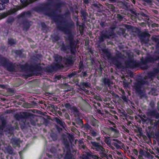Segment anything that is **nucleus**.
I'll return each mask as SVG.
<instances>
[{
    "label": "nucleus",
    "mask_w": 159,
    "mask_h": 159,
    "mask_svg": "<svg viewBox=\"0 0 159 159\" xmlns=\"http://www.w3.org/2000/svg\"><path fill=\"white\" fill-rule=\"evenodd\" d=\"M138 158L139 159H143V157L141 155L139 154V156H138Z\"/></svg>",
    "instance_id": "obj_60"
},
{
    "label": "nucleus",
    "mask_w": 159,
    "mask_h": 159,
    "mask_svg": "<svg viewBox=\"0 0 159 159\" xmlns=\"http://www.w3.org/2000/svg\"><path fill=\"white\" fill-rule=\"evenodd\" d=\"M112 139H110V138L109 137H108L107 138H106L105 140V143L108 144V145H110L111 143H112V142L113 141V140Z\"/></svg>",
    "instance_id": "obj_25"
},
{
    "label": "nucleus",
    "mask_w": 159,
    "mask_h": 159,
    "mask_svg": "<svg viewBox=\"0 0 159 159\" xmlns=\"http://www.w3.org/2000/svg\"><path fill=\"white\" fill-rule=\"evenodd\" d=\"M90 133L91 136L93 137H95L99 135L98 131L95 129H90Z\"/></svg>",
    "instance_id": "obj_20"
},
{
    "label": "nucleus",
    "mask_w": 159,
    "mask_h": 159,
    "mask_svg": "<svg viewBox=\"0 0 159 159\" xmlns=\"http://www.w3.org/2000/svg\"><path fill=\"white\" fill-rule=\"evenodd\" d=\"M108 58L109 59H111L112 63L118 68L120 69L121 68L122 65L121 63L118 61L115 57H113L111 58V55L109 54H108Z\"/></svg>",
    "instance_id": "obj_6"
},
{
    "label": "nucleus",
    "mask_w": 159,
    "mask_h": 159,
    "mask_svg": "<svg viewBox=\"0 0 159 159\" xmlns=\"http://www.w3.org/2000/svg\"><path fill=\"white\" fill-rule=\"evenodd\" d=\"M5 5L1 3H0V10H2L5 9Z\"/></svg>",
    "instance_id": "obj_38"
},
{
    "label": "nucleus",
    "mask_w": 159,
    "mask_h": 159,
    "mask_svg": "<svg viewBox=\"0 0 159 159\" xmlns=\"http://www.w3.org/2000/svg\"><path fill=\"white\" fill-rule=\"evenodd\" d=\"M103 84L106 87H109L110 85L112 84V81L109 79L104 76L101 80Z\"/></svg>",
    "instance_id": "obj_10"
},
{
    "label": "nucleus",
    "mask_w": 159,
    "mask_h": 159,
    "mask_svg": "<svg viewBox=\"0 0 159 159\" xmlns=\"http://www.w3.org/2000/svg\"><path fill=\"white\" fill-rule=\"evenodd\" d=\"M154 72H149L148 74V77L151 80L156 75V73H158V69H156L154 70Z\"/></svg>",
    "instance_id": "obj_16"
},
{
    "label": "nucleus",
    "mask_w": 159,
    "mask_h": 159,
    "mask_svg": "<svg viewBox=\"0 0 159 159\" xmlns=\"http://www.w3.org/2000/svg\"><path fill=\"white\" fill-rule=\"evenodd\" d=\"M92 158L93 159H99L100 158L97 155H92L91 156Z\"/></svg>",
    "instance_id": "obj_51"
},
{
    "label": "nucleus",
    "mask_w": 159,
    "mask_h": 159,
    "mask_svg": "<svg viewBox=\"0 0 159 159\" xmlns=\"http://www.w3.org/2000/svg\"><path fill=\"white\" fill-rule=\"evenodd\" d=\"M157 52L155 53L153 57L149 56L147 57L145 59L147 62H152L156 61L159 60V54L157 55Z\"/></svg>",
    "instance_id": "obj_7"
},
{
    "label": "nucleus",
    "mask_w": 159,
    "mask_h": 159,
    "mask_svg": "<svg viewBox=\"0 0 159 159\" xmlns=\"http://www.w3.org/2000/svg\"><path fill=\"white\" fill-rule=\"evenodd\" d=\"M8 43L11 45H12L15 44L16 43V40L12 39H8Z\"/></svg>",
    "instance_id": "obj_27"
},
{
    "label": "nucleus",
    "mask_w": 159,
    "mask_h": 159,
    "mask_svg": "<svg viewBox=\"0 0 159 159\" xmlns=\"http://www.w3.org/2000/svg\"><path fill=\"white\" fill-rule=\"evenodd\" d=\"M109 129L115 134H118L119 133V131L117 129H114L111 127H109Z\"/></svg>",
    "instance_id": "obj_30"
},
{
    "label": "nucleus",
    "mask_w": 159,
    "mask_h": 159,
    "mask_svg": "<svg viewBox=\"0 0 159 159\" xmlns=\"http://www.w3.org/2000/svg\"><path fill=\"white\" fill-rule=\"evenodd\" d=\"M81 16L83 17V19H85L87 15V13L83 11H81Z\"/></svg>",
    "instance_id": "obj_31"
},
{
    "label": "nucleus",
    "mask_w": 159,
    "mask_h": 159,
    "mask_svg": "<svg viewBox=\"0 0 159 159\" xmlns=\"http://www.w3.org/2000/svg\"><path fill=\"white\" fill-rule=\"evenodd\" d=\"M55 121L57 123L62 126L63 128H65L66 126V125L65 122L61 120L60 119L57 117L55 118Z\"/></svg>",
    "instance_id": "obj_19"
},
{
    "label": "nucleus",
    "mask_w": 159,
    "mask_h": 159,
    "mask_svg": "<svg viewBox=\"0 0 159 159\" xmlns=\"http://www.w3.org/2000/svg\"><path fill=\"white\" fill-rule=\"evenodd\" d=\"M104 152H102L100 153V154L101 155V157H106V154Z\"/></svg>",
    "instance_id": "obj_53"
},
{
    "label": "nucleus",
    "mask_w": 159,
    "mask_h": 159,
    "mask_svg": "<svg viewBox=\"0 0 159 159\" xmlns=\"http://www.w3.org/2000/svg\"><path fill=\"white\" fill-rule=\"evenodd\" d=\"M126 65L127 67L131 69H134L136 67L135 62L132 60L127 61L126 62Z\"/></svg>",
    "instance_id": "obj_12"
},
{
    "label": "nucleus",
    "mask_w": 159,
    "mask_h": 159,
    "mask_svg": "<svg viewBox=\"0 0 159 159\" xmlns=\"http://www.w3.org/2000/svg\"><path fill=\"white\" fill-rule=\"evenodd\" d=\"M157 153L159 155V148H157L156 149Z\"/></svg>",
    "instance_id": "obj_64"
},
{
    "label": "nucleus",
    "mask_w": 159,
    "mask_h": 159,
    "mask_svg": "<svg viewBox=\"0 0 159 159\" xmlns=\"http://www.w3.org/2000/svg\"><path fill=\"white\" fill-rule=\"evenodd\" d=\"M122 129H123V130L125 132L127 133H129V130L127 129L126 127H125L124 126H122Z\"/></svg>",
    "instance_id": "obj_44"
},
{
    "label": "nucleus",
    "mask_w": 159,
    "mask_h": 159,
    "mask_svg": "<svg viewBox=\"0 0 159 159\" xmlns=\"http://www.w3.org/2000/svg\"><path fill=\"white\" fill-rule=\"evenodd\" d=\"M75 23L70 19V20L67 23V27H62L60 30L65 34H67V37L65 44H63L61 48V50L67 53L71 52L74 55L76 52V47L77 45V40H75L74 38L75 34L71 33L70 29L75 27Z\"/></svg>",
    "instance_id": "obj_1"
},
{
    "label": "nucleus",
    "mask_w": 159,
    "mask_h": 159,
    "mask_svg": "<svg viewBox=\"0 0 159 159\" xmlns=\"http://www.w3.org/2000/svg\"><path fill=\"white\" fill-rule=\"evenodd\" d=\"M74 58L71 55H67L63 58V61L66 64H71L74 62Z\"/></svg>",
    "instance_id": "obj_9"
},
{
    "label": "nucleus",
    "mask_w": 159,
    "mask_h": 159,
    "mask_svg": "<svg viewBox=\"0 0 159 159\" xmlns=\"http://www.w3.org/2000/svg\"><path fill=\"white\" fill-rule=\"evenodd\" d=\"M148 79H144L140 80L139 81L136 82L134 84V88L135 90L136 93L139 94H141L142 93L141 88L143 84L148 85Z\"/></svg>",
    "instance_id": "obj_2"
},
{
    "label": "nucleus",
    "mask_w": 159,
    "mask_h": 159,
    "mask_svg": "<svg viewBox=\"0 0 159 159\" xmlns=\"http://www.w3.org/2000/svg\"><path fill=\"white\" fill-rule=\"evenodd\" d=\"M83 69V67L82 66H80V68H79V70H78V73H80L81 72V70H82V69Z\"/></svg>",
    "instance_id": "obj_55"
},
{
    "label": "nucleus",
    "mask_w": 159,
    "mask_h": 159,
    "mask_svg": "<svg viewBox=\"0 0 159 159\" xmlns=\"http://www.w3.org/2000/svg\"><path fill=\"white\" fill-rule=\"evenodd\" d=\"M115 28V27H111L110 28L108 31H106L103 34L104 35L105 37H106V38L109 39L111 36L114 35V30Z\"/></svg>",
    "instance_id": "obj_8"
},
{
    "label": "nucleus",
    "mask_w": 159,
    "mask_h": 159,
    "mask_svg": "<svg viewBox=\"0 0 159 159\" xmlns=\"http://www.w3.org/2000/svg\"><path fill=\"white\" fill-rule=\"evenodd\" d=\"M87 139H89V140H91L92 139V138L91 137H90L89 136H87Z\"/></svg>",
    "instance_id": "obj_61"
},
{
    "label": "nucleus",
    "mask_w": 159,
    "mask_h": 159,
    "mask_svg": "<svg viewBox=\"0 0 159 159\" xmlns=\"http://www.w3.org/2000/svg\"><path fill=\"white\" fill-rule=\"evenodd\" d=\"M100 25L102 27L104 28L106 26V23L104 22H101L100 23Z\"/></svg>",
    "instance_id": "obj_49"
},
{
    "label": "nucleus",
    "mask_w": 159,
    "mask_h": 159,
    "mask_svg": "<svg viewBox=\"0 0 159 159\" xmlns=\"http://www.w3.org/2000/svg\"><path fill=\"white\" fill-rule=\"evenodd\" d=\"M112 140H113L112 142V144L117 149L120 148V146L119 144H121L122 143L121 142L116 139H113Z\"/></svg>",
    "instance_id": "obj_14"
},
{
    "label": "nucleus",
    "mask_w": 159,
    "mask_h": 159,
    "mask_svg": "<svg viewBox=\"0 0 159 159\" xmlns=\"http://www.w3.org/2000/svg\"><path fill=\"white\" fill-rule=\"evenodd\" d=\"M64 107L67 109L71 108V105L69 103H66L64 104Z\"/></svg>",
    "instance_id": "obj_41"
},
{
    "label": "nucleus",
    "mask_w": 159,
    "mask_h": 159,
    "mask_svg": "<svg viewBox=\"0 0 159 159\" xmlns=\"http://www.w3.org/2000/svg\"><path fill=\"white\" fill-rule=\"evenodd\" d=\"M104 35L103 34H102V35L101 36V37L99 39V41L101 42H103L105 39H106V38L105 37Z\"/></svg>",
    "instance_id": "obj_37"
},
{
    "label": "nucleus",
    "mask_w": 159,
    "mask_h": 159,
    "mask_svg": "<svg viewBox=\"0 0 159 159\" xmlns=\"http://www.w3.org/2000/svg\"><path fill=\"white\" fill-rule=\"evenodd\" d=\"M84 2L85 3L87 4L89 3V0H84Z\"/></svg>",
    "instance_id": "obj_57"
},
{
    "label": "nucleus",
    "mask_w": 159,
    "mask_h": 159,
    "mask_svg": "<svg viewBox=\"0 0 159 159\" xmlns=\"http://www.w3.org/2000/svg\"><path fill=\"white\" fill-rule=\"evenodd\" d=\"M33 23L31 21H29L25 20L23 22L24 29L27 30H28L30 26Z\"/></svg>",
    "instance_id": "obj_15"
},
{
    "label": "nucleus",
    "mask_w": 159,
    "mask_h": 159,
    "mask_svg": "<svg viewBox=\"0 0 159 159\" xmlns=\"http://www.w3.org/2000/svg\"><path fill=\"white\" fill-rule=\"evenodd\" d=\"M6 124V122L5 120H3L2 121V125L0 126V130L1 129H2V130L4 126Z\"/></svg>",
    "instance_id": "obj_45"
},
{
    "label": "nucleus",
    "mask_w": 159,
    "mask_h": 159,
    "mask_svg": "<svg viewBox=\"0 0 159 159\" xmlns=\"http://www.w3.org/2000/svg\"><path fill=\"white\" fill-rule=\"evenodd\" d=\"M90 143L95 148H93L95 151L98 152H105V149L100 145L99 143L93 141H91Z\"/></svg>",
    "instance_id": "obj_5"
},
{
    "label": "nucleus",
    "mask_w": 159,
    "mask_h": 159,
    "mask_svg": "<svg viewBox=\"0 0 159 159\" xmlns=\"http://www.w3.org/2000/svg\"><path fill=\"white\" fill-rule=\"evenodd\" d=\"M0 65L7 68L9 71H13L15 70L14 66L12 63L5 58L2 57L0 55Z\"/></svg>",
    "instance_id": "obj_3"
},
{
    "label": "nucleus",
    "mask_w": 159,
    "mask_h": 159,
    "mask_svg": "<svg viewBox=\"0 0 159 159\" xmlns=\"http://www.w3.org/2000/svg\"><path fill=\"white\" fill-rule=\"evenodd\" d=\"M141 36L142 37H147L149 38L150 36V35L148 33H147L146 32H142L141 34Z\"/></svg>",
    "instance_id": "obj_26"
},
{
    "label": "nucleus",
    "mask_w": 159,
    "mask_h": 159,
    "mask_svg": "<svg viewBox=\"0 0 159 159\" xmlns=\"http://www.w3.org/2000/svg\"><path fill=\"white\" fill-rule=\"evenodd\" d=\"M133 153L136 156L138 155V152L136 149H133L132 150Z\"/></svg>",
    "instance_id": "obj_46"
},
{
    "label": "nucleus",
    "mask_w": 159,
    "mask_h": 159,
    "mask_svg": "<svg viewBox=\"0 0 159 159\" xmlns=\"http://www.w3.org/2000/svg\"><path fill=\"white\" fill-rule=\"evenodd\" d=\"M157 5L159 6V0H157V2L155 3Z\"/></svg>",
    "instance_id": "obj_63"
},
{
    "label": "nucleus",
    "mask_w": 159,
    "mask_h": 159,
    "mask_svg": "<svg viewBox=\"0 0 159 159\" xmlns=\"http://www.w3.org/2000/svg\"><path fill=\"white\" fill-rule=\"evenodd\" d=\"M148 116L152 117L151 119H150V123L152 125H153L154 126H156L159 124V120H157L152 119L153 118L157 119L159 118V113L156 111H150L148 112Z\"/></svg>",
    "instance_id": "obj_4"
},
{
    "label": "nucleus",
    "mask_w": 159,
    "mask_h": 159,
    "mask_svg": "<svg viewBox=\"0 0 159 159\" xmlns=\"http://www.w3.org/2000/svg\"><path fill=\"white\" fill-rule=\"evenodd\" d=\"M41 25H42V26L43 28H45L46 27V25L45 24V23H42L41 24Z\"/></svg>",
    "instance_id": "obj_56"
},
{
    "label": "nucleus",
    "mask_w": 159,
    "mask_h": 159,
    "mask_svg": "<svg viewBox=\"0 0 159 159\" xmlns=\"http://www.w3.org/2000/svg\"><path fill=\"white\" fill-rule=\"evenodd\" d=\"M122 99L125 102H127L128 100V99L125 96H122Z\"/></svg>",
    "instance_id": "obj_48"
},
{
    "label": "nucleus",
    "mask_w": 159,
    "mask_h": 159,
    "mask_svg": "<svg viewBox=\"0 0 159 159\" xmlns=\"http://www.w3.org/2000/svg\"><path fill=\"white\" fill-rule=\"evenodd\" d=\"M19 67L21 69V71H25L26 70V65H20Z\"/></svg>",
    "instance_id": "obj_32"
},
{
    "label": "nucleus",
    "mask_w": 159,
    "mask_h": 159,
    "mask_svg": "<svg viewBox=\"0 0 159 159\" xmlns=\"http://www.w3.org/2000/svg\"><path fill=\"white\" fill-rule=\"evenodd\" d=\"M14 13V11L13 10L9 11L7 13H3L0 15V20L5 18L7 16L9 15L13 14Z\"/></svg>",
    "instance_id": "obj_18"
},
{
    "label": "nucleus",
    "mask_w": 159,
    "mask_h": 159,
    "mask_svg": "<svg viewBox=\"0 0 159 159\" xmlns=\"http://www.w3.org/2000/svg\"><path fill=\"white\" fill-rule=\"evenodd\" d=\"M62 4H63L62 3H58V4H57L56 5V6L58 7H60L62 6Z\"/></svg>",
    "instance_id": "obj_54"
},
{
    "label": "nucleus",
    "mask_w": 159,
    "mask_h": 159,
    "mask_svg": "<svg viewBox=\"0 0 159 159\" xmlns=\"http://www.w3.org/2000/svg\"><path fill=\"white\" fill-rule=\"evenodd\" d=\"M36 0H29L28 1V0H20L21 2L24 7L26 6L29 4L35 2Z\"/></svg>",
    "instance_id": "obj_17"
},
{
    "label": "nucleus",
    "mask_w": 159,
    "mask_h": 159,
    "mask_svg": "<svg viewBox=\"0 0 159 159\" xmlns=\"http://www.w3.org/2000/svg\"><path fill=\"white\" fill-rule=\"evenodd\" d=\"M121 113L122 114L124 115L125 116L126 115H127L126 113L125 112V111H122L121 112Z\"/></svg>",
    "instance_id": "obj_59"
},
{
    "label": "nucleus",
    "mask_w": 159,
    "mask_h": 159,
    "mask_svg": "<svg viewBox=\"0 0 159 159\" xmlns=\"http://www.w3.org/2000/svg\"><path fill=\"white\" fill-rule=\"evenodd\" d=\"M92 6L95 7L97 11L99 12H101L102 11V9L103 8V6L98 2L93 4Z\"/></svg>",
    "instance_id": "obj_13"
},
{
    "label": "nucleus",
    "mask_w": 159,
    "mask_h": 159,
    "mask_svg": "<svg viewBox=\"0 0 159 159\" xmlns=\"http://www.w3.org/2000/svg\"><path fill=\"white\" fill-rule=\"evenodd\" d=\"M15 117L17 120H21L22 118V117H21V115H20L19 114H16L15 116Z\"/></svg>",
    "instance_id": "obj_35"
},
{
    "label": "nucleus",
    "mask_w": 159,
    "mask_h": 159,
    "mask_svg": "<svg viewBox=\"0 0 159 159\" xmlns=\"http://www.w3.org/2000/svg\"><path fill=\"white\" fill-rule=\"evenodd\" d=\"M1 1L4 3H7L9 2V0H0Z\"/></svg>",
    "instance_id": "obj_52"
},
{
    "label": "nucleus",
    "mask_w": 159,
    "mask_h": 159,
    "mask_svg": "<svg viewBox=\"0 0 159 159\" xmlns=\"http://www.w3.org/2000/svg\"><path fill=\"white\" fill-rule=\"evenodd\" d=\"M82 85L84 87L86 88L90 87L91 86L89 82H83L82 83Z\"/></svg>",
    "instance_id": "obj_29"
},
{
    "label": "nucleus",
    "mask_w": 159,
    "mask_h": 159,
    "mask_svg": "<svg viewBox=\"0 0 159 159\" xmlns=\"http://www.w3.org/2000/svg\"><path fill=\"white\" fill-rule=\"evenodd\" d=\"M138 131L141 135L143 134L142 133V129L141 128H138Z\"/></svg>",
    "instance_id": "obj_50"
},
{
    "label": "nucleus",
    "mask_w": 159,
    "mask_h": 159,
    "mask_svg": "<svg viewBox=\"0 0 159 159\" xmlns=\"http://www.w3.org/2000/svg\"><path fill=\"white\" fill-rule=\"evenodd\" d=\"M84 128L85 129L90 130L92 129L91 126H90L88 124H85L84 125Z\"/></svg>",
    "instance_id": "obj_33"
},
{
    "label": "nucleus",
    "mask_w": 159,
    "mask_h": 159,
    "mask_svg": "<svg viewBox=\"0 0 159 159\" xmlns=\"http://www.w3.org/2000/svg\"><path fill=\"white\" fill-rule=\"evenodd\" d=\"M116 154L118 155L119 156H121V152H120L118 151H116Z\"/></svg>",
    "instance_id": "obj_58"
},
{
    "label": "nucleus",
    "mask_w": 159,
    "mask_h": 159,
    "mask_svg": "<svg viewBox=\"0 0 159 159\" xmlns=\"http://www.w3.org/2000/svg\"><path fill=\"white\" fill-rule=\"evenodd\" d=\"M63 67V66L62 64H56L54 66H52L49 67V69L50 72H52L58 69H61Z\"/></svg>",
    "instance_id": "obj_11"
},
{
    "label": "nucleus",
    "mask_w": 159,
    "mask_h": 159,
    "mask_svg": "<svg viewBox=\"0 0 159 159\" xmlns=\"http://www.w3.org/2000/svg\"><path fill=\"white\" fill-rule=\"evenodd\" d=\"M146 156L149 159H152L154 157L152 155H151L149 153L147 154Z\"/></svg>",
    "instance_id": "obj_39"
},
{
    "label": "nucleus",
    "mask_w": 159,
    "mask_h": 159,
    "mask_svg": "<svg viewBox=\"0 0 159 159\" xmlns=\"http://www.w3.org/2000/svg\"><path fill=\"white\" fill-rule=\"evenodd\" d=\"M31 124L32 125H35L36 123H35V122H34V121H31Z\"/></svg>",
    "instance_id": "obj_62"
},
{
    "label": "nucleus",
    "mask_w": 159,
    "mask_h": 159,
    "mask_svg": "<svg viewBox=\"0 0 159 159\" xmlns=\"http://www.w3.org/2000/svg\"><path fill=\"white\" fill-rule=\"evenodd\" d=\"M47 15L52 17V19H54V18H55L57 17L55 12L53 10H50L49 12L47 14Z\"/></svg>",
    "instance_id": "obj_21"
},
{
    "label": "nucleus",
    "mask_w": 159,
    "mask_h": 159,
    "mask_svg": "<svg viewBox=\"0 0 159 159\" xmlns=\"http://www.w3.org/2000/svg\"><path fill=\"white\" fill-rule=\"evenodd\" d=\"M143 2V5H146V4L151 5L153 2V0H141Z\"/></svg>",
    "instance_id": "obj_24"
},
{
    "label": "nucleus",
    "mask_w": 159,
    "mask_h": 159,
    "mask_svg": "<svg viewBox=\"0 0 159 159\" xmlns=\"http://www.w3.org/2000/svg\"><path fill=\"white\" fill-rule=\"evenodd\" d=\"M54 57L55 61L57 62H60L62 60V57L58 55H55Z\"/></svg>",
    "instance_id": "obj_23"
},
{
    "label": "nucleus",
    "mask_w": 159,
    "mask_h": 159,
    "mask_svg": "<svg viewBox=\"0 0 159 159\" xmlns=\"http://www.w3.org/2000/svg\"><path fill=\"white\" fill-rule=\"evenodd\" d=\"M117 17L119 20H121L123 19V16L119 14L117 15Z\"/></svg>",
    "instance_id": "obj_43"
},
{
    "label": "nucleus",
    "mask_w": 159,
    "mask_h": 159,
    "mask_svg": "<svg viewBox=\"0 0 159 159\" xmlns=\"http://www.w3.org/2000/svg\"><path fill=\"white\" fill-rule=\"evenodd\" d=\"M51 137L54 141L56 140L57 138V135L54 133H52L51 134Z\"/></svg>",
    "instance_id": "obj_36"
},
{
    "label": "nucleus",
    "mask_w": 159,
    "mask_h": 159,
    "mask_svg": "<svg viewBox=\"0 0 159 159\" xmlns=\"http://www.w3.org/2000/svg\"><path fill=\"white\" fill-rule=\"evenodd\" d=\"M80 76L81 77H87L88 76L86 72H82L80 74Z\"/></svg>",
    "instance_id": "obj_42"
},
{
    "label": "nucleus",
    "mask_w": 159,
    "mask_h": 159,
    "mask_svg": "<svg viewBox=\"0 0 159 159\" xmlns=\"http://www.w3.org/2000/svg\"><path fill=\"white\" fill-rule=\"evenodd\" d=\"M130 11L131 13L134 14L136 16H137V13L134 10L131 9L130 10Z\"/></svg>",
    "instance_id": "obj_47"
},
{
    "label": "nucleus",
    "mask_w": 159,
    "mask_h": 159,
    "mask_svg": "<svg viewBox=\"0 0 159 159\" xmlns=\"http://www.w3.org/2000/svg\"><path fill=\"white\" fill-rule=\"evenodd\" d=\"M107 6V7L110 9L111 11H115V7L113 5L108 4Z\"/></svg>",
    "instance_id": "obj_28"
},
{
    "label": "nucleus",
    "mask_w": 159,
    "mask_h": 159,
    "mask_svg": "<svg viewBox=\"0 0 159 159\" xmlns=\"http://www.w3.org/2000/svg\"><path fill=\"white\" fill-rule=\"evenodd\" d=\"M14 20V18L12 17H9L7 20V21L8 23H11Z\"/></svg>",
    "instance_id": "obj_40"
},
{
    "label": "nucleus",
    "mask_w": 159,
    "mask_h": 159,
    "mask_svg": "<svg viewBox=\"0 0 159 159\" xmlns=\"http://www.w3.org/2000/svg\"><path fill=\"white\" fill-rule=\"evenodd\" d=\"M79 147L80 148H82L83 149H85L86 146L84 145V143L82 141H80L79 142Z\"/></svg>",
    "instance_id": "obj_34"
},
{
    "label": "nucleus",
    "mask_w": 159,
    "mask_h": 159,
    "mask_svg": "<svg viewBox=\"0 0 159 159\" xmlns=\"http://www.w3.org/2000/svg\"><path fill=\"white\" fill-rule=\"evenodd\" d=\"M98 123V121L97 120L95 119L94 118H93L91 120V124L94 126H96Z\"/></svg>",
    "instance_id": "obj_22"
}]
</instances>
